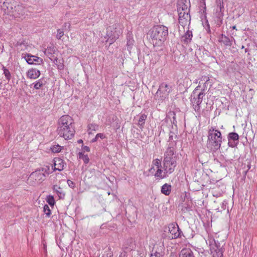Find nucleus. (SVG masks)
Listing matches in <instances>:
<instances>
[{
    "label": "nucleus",
    "mask_w": 257,
    "mask_h": 257,
    "mask_svg": "<svg viewBox=\"0 0 257 257\" xmlns=\"http://www.w3.org/2000/svg\"><path fill=\"white\" fill-rule=\"evenodd\" d=\"M171 144L164 153L162 169L157 170L154 174L155 178L163 179L172 174L177 166V158L175 155V149Z\"/></svg>",
    "instance_id": "obj_1"
},
{
    "label": "nucleus",
    "mask_w": 257,
    "mask_h": 257,
    "mask_svg": "<svg viewBox=\"0 0 257 257\" xmlns=\"http://www.w3.org/2000/svg\"><path fill=\"white\" fill-rule=\"evenodd\" d=\"M57 133L65 140H70L74 136L75 130L74 120L68 115L62 116L58 120Z\"/></svg>",
    "instance_id": "obj_2"
},
{
    "label": "nucleus",
    "mask_w": 257,
    "mask_h": 257,
    "mask_svg": "<svg viewBox=\"0 0 257 257\" xmlns=\"http://www.w3.org/2000/svg\"><path fill=\"white\" fill-rule=\"evenodd\" d=\"M154 46H161L167 40L168 36V29L164 25L154 26L148 33Z\"/></svg>",
    "instance_id": "obj_3"
},
{
    "label": "nucleus",
    "mask_w": 257,
    "mask_h": 257,
    "mask_svg": "<svg viewBox=\"0 0 257 257\" xmlns=\"http://www.w3.org/2000/svg\"><path fill=\"white\" fill-rule=\"evenodd\" d=\"M222 142L221 132L215 127L211 126L208 130L207 147L211 152H215L219 150Z\"/></svg>",
    "instance_id": "obj_4"
},
{
    "label": "nucleus",
    "mask_w": 257,
    "mask_h": 257,
    "mask_svg": "<svg viewBox=\"0 0 257 257\" xmlns=\"http://www.w3.org/2000/svg\"><path fill=\"white\" fill-rule=\"evenodd\" d=\"M123 26L120 23H115L112 26H110L106 29L107 41L109 42V44H113L119 37L122 34Z\"/></svg>",
    "instance_id": "obj_5"
},
{
    "label": "nucleus",
    "mask_w": 257,
    "mask_h": 257,
    "mask_svg": "<svg viewBox=\"0 0 257 257\" xmlns=\"http://www.w3.org/2000/svg\"><path fill=\"white\" fill-rule=\"evenodd\" d=\"M48 167L42 168L32 172L28 179L33 185L40 184L45 179L46 175L49 174Z\"/></svg>",
    "instance_id": "obj_6"
},
{
    "label": "nucleus",
    "mask_w": 257,
    "mask_h": 257,
    "mask_svg": "<svg viewBox=\"0 0 257 257\" xmlns=\"http://www.w3.org/2000/svg\"><path fill=\"white\" fill-rule=\"evenodd\" d=\"M172 90L171 85L165 82L162 83L154 95V99L158 101V103H161L168 98L169 95Z\"/></svg>",
    "instance_id": "obj_7"
},
{
    "label": "nucleus",
    "mask_w": 257,
    "mask_h": 257,
    "mask_svg": "<svg viewBox=\"0 0 257 257\" xmlns=\"http://www.w3.org/2000/svg\"><path fill=\"white\" fill-rule=\"evenodd\" d=\"M205 93L198 91L197 88H195L191 95L190 101L194 110L199 113L201 109V104L202 102Z\"/></svg>",
    "instance_id": "obj_8"
},
{
    "label": "nucleus",
    "mask_w": 257,
    "mask_h": 257,
    "mask_svg": "<svg viewBox=\"0 0 257 257\" xmlns=\"http://www.w3.org/2000/svg\"><path fill=\"white\" fill-rule=\"evenodd\" d=\"M212 82L208 76H202L199 81V85L195 88L198 89V91L205 93L207 89H209L212 86Z\"/></svg>",
    "instance_id": "obj_9"
},
{
    "label": "nucleus",
    "mask_w": 257,
    "mask_h": 257,
    "mask_svg": "<svg viewBox=\"0 0 257 257\" xmlns=\"http://www.w3.org/2000/svg\"><path fill=\"white\" fill-rule=\"evenodd\" d=\"M206 242L209 245L211 252H216L222 254V250L220 247V243L218 241H216L212 235L208 234L205 239Z\"/></svg>",
    "instance_id": "obj_10"
},
{
    "label": "nucleus",
    "mask_w": 257,
    "mask_h": 257,
    "mask_svg": "<svg viewBox=\"0 0 257 257\" xmlns=\"http://www.w3.org/2000/svg\"><path fill=\"white\" fill-rule=\"evenodd\" d=\"M165 254V247L163 242L156 243L150 254V257H163Z\"/></svg>",
    "instance_id": "obj_11"
},
{
    "label": "nucleus",
    "mask_w": 257,
    "mask_h": 257,
    "mask_svg": "<svg viewBox=\"0 0 257 257\" xmlns=\"http://www.w3.org/2000/svg\"><path fill=\"white\" fill-rule=\"evenodd\" d=\"M169 231L172 235V238H181L183 234L177 223H171L169 225Z\"/></svg>",
    "instance_id": "obj_12"
},
{
    "label": "nucleus",
    "mask_w": 257,
    "mask_h": 257,
    "mask_svg": "<svg viewBox=\"0 0 257 257\" xmlns=\"http://www.w3.org/2000/svg\"><path fill=\"white\" fill-rule=\"evenodd\" d=\"M190 3L189 0H178L177 2V11L184 13H189Z\"/></svg>",
    "instance_id": "obj_13"
},
{
    "label": "nucleus",
    "mask_w": 257,
    "mask_h": 257,
    "mask_svg": "<svg viewBox=\"0 0 257 257\" xmlns=\"http://www.w3.org/2000/svg\"><path fill=\"white\" fill-rule=\"evenodd\" d=\"M179 23L183 27H185L190 24L191 17L189 13L180 12L178 13Z\"/></svg>",
    "instance_id": "obj_14"
},
{
    "label": "nucleus",
    "mask_w": 257,
    "mask_h": 257,
    "mask_svg": "<svg viewBox=\"0 0 257 257\" xmlns=\"http://www.w3.org/2000/svg\"><path fill=\"white\" fill-rule=\"evenodd\" d=\"M227 139L229 147L234 148L237 146L238 144L237 141L239 140V136L237 133L233 132L229 133L227 136Z\"/></svg>",
    "instance_id": "obj_15"
},
{
    "label": "nucleus",
    "mask_w": 257,
    "mask_h": 257,
    "mask_svg": "<svg viewBox=\"0 0 257 257\" xmlns=\"http://www.w3.org/2000/svg\"><path fill=\"white\" fill-rule=\"evenodd\" d=\"M15 11L13 12V14L12 15L16 18H20L21 17L23 16L27 12L26 9H25L22 5H18L15 7Z\"/></svg>",
    "instance_id": "obj_16"
},
{
    "label": "nucleus",
    "mask_w": 257,
    "mask_h": 257,
    "mask_svg": "<svg viewBox=\"0 0 257 257\" xmlns=\"http://www.w3.org/2000/svg\"><path fill=\"white\" fill-rule=\"evenodd\" d=\"M54 170L59 171L64 170L66 163L61 158H57L54 159Z\"/></svg>",
    "instance_id": "obj_17"
},
{
    "label": "nucleus",
    "mask_w": 257,
    "mask_h": 257,
    "mask_svg": "<svg viewBox=\"0 0 257 257\" xmlns=\"http://www.w3.org/2000/svg\"><path fill=\"white\" fill-rule=\"evenodd\" d=\"M25 59L29 64L35 63L41 64L43 63V59L36 56L28 55L25 57Z\"/></svg>",
    "instance_id": "obj_18"
},
{
    "label": "nucleus",
    "mask_w": 257,
    "mask_h": 257,
    "mask_svg": "<svg viewBox=\"0 0 257 257\" xmlns=\"http://www.w3.org/2000/svg\"><path fill=\"white\" fill-rule=\"evenodd\" d=\"M192 37L193 34L192 31L187 30L182 36L181 41L184 44L187 45L191 42Z\"/></svg>",
    "instance_id": "obj_19"
},
{
    "label": "nucleus",
    "mask_w": 257,
    "mask_h": 257,
    "mask_svg": "<svg viewBox=\"0 0 257 257\" xmlns=\"http://www.w3.org/2000/svg\"><path fill=\"white\" fill-rule=\"evenodd\" d=\"M46 84V81L43 77L38 79V80L34 82L31 84L30 87L32 86L35 89H42Z\"/></svg>",
    "instance_id": "obj_20"
},
{
    "label": "nucleus",
    "mask_w": 257,
    "mask_h": 257,
    "mask_svg": "<svg viewBox=\"0 0 257 257\" xmlns=\"http://www.w3.org/2000/svg\"><path fill=\"white\" fill-rule=\"evenodd\" d=\"M40 70L36 68H32L28 70L27 73V77L32 79L38 78L40 76Z\"/></svg>",
    "instance_id": "obj_21"
},
{
    "label": "nucleus",
    "mask_w": 257,
    "mask_h": 257,
    "mask_svg": "<svg viewBox=\"0 0 257 257\" xmlns=\"http://www.w3.org/2000/svg\"><path fill=\"white\" fill-rule=\"evenodd\" d=\"M218 41L225 47H230L232 45V41L230 38L223 34H221L219 36Z\"/></svg>",
    "instance_id": "obj_22"
},
{
    "label": "nucleus",
    "mask_w": 257,
    "mask_h": 257,
    "mask_svg": "<svg viewBox=\"0 0 257 257\" xmlns=\"http://www.w3.org/2000/svg\"><path fill=\"white\" fill-rule=\"evenodd\" d=\"M44 54L51 60L54 58V54L55 52V49L53 46L48 47L44 51Z\"/></svg>",
    "instance_id": "obj_23"
},
{
    "label": "nucleus",
    "mask_w": 257,
    "mask_h": 257,
    "mask_svg": "<svg viewBox=\"0 0 257 257\" xmlns=\"http://www.w3.org/2000/svg\"><path fill=\"white\" fill-rule=\"evenodd\" d=\"M53 192L56 193L58 195L59 199H64L65 196V193L63 189L60 186L54 185L53 186Z\"/></svg>",
    "instance_id": "obj_24"
},
{
    "label": "nucleus",
    "mask_w": 257,
    "mask_h": 257,
    "mask_svg": "<svg viewBox=\"0 0 257 257\" xmlns=\"http://www.w3.org/2000/svg\"><path fill=\"white\" fill-rule=\"evenodd\" d=\"M179 257H194L193 251L188 248H183L179 253Z\"/></svg>",
    "instance_id": "obj_25"
},
{
    "label": "nucleus",
    "mask_w": 257,
    "mask_h": 257,
    "mask_svg": "<svg viewBox=\"0 0 257 257\" xmlns=\"http://www.w3.org/2000/svg\"><path fill=\"white\" fill-rule=\"evenodd\" d=\"M152 167L149 170V172L153 173L155 171L154 167L157 168V170H159V169H162L163 165L161 164V160L156 159L152 161Z\"/></svg>",
    "instance_id": "obj_26"
},
{
    "label": "nucleus",
    "mask_w": 257,
    "mask_h": 257,
    "mask_svg": "<svg viewBox=\"0 0 257 257\" xmlns=\"http://www.w3.org/2000/svg\"><path fill=\"white\" fill-rule=\"evenodd\" d=\"M172 186L168 183L164 184L161 187V192L162 194L168 196L171 192Z\"/></svg>",
    "instance_id": "obj_27"
},
{
    "label": "nucleus",
    "mask_w": 257,
    "mask_h": 257,
    "mask_svg": "<svg viewBox=\"0 0 257 257\" xmlns=\"http://www.w3.org/2000/svg\"><path fill=\"white\" fill-rule=\"evenodd\" d=\"M126 46L128 50H130L134 43V40L133 39V36L131 32L128 33L126 36Z\"/></svg>",
    "instance_id": "obj_28"
},
{
    "label": "nucleus",
    "mask_w": 257,
    "mask_h": 257,
    "mask_svg": "<svg viewBox=\"0 0 257 257\" xmlns=\"http://www.w3.org/2000/svg\"><path fill=\"white\" fill-rule=\"evenodd\" d=\"M147 117V115L145 114H140V115L139 116V119L137 124L140 128L142 129L144 128Z\"/></svg>",
    "instance_id": "obj_29"
},
{
    "label": "nucleus",
    "mask_w": 257,
    "mask_h": 257,
    "mask_svg": "<svg viewBox=\"0 0 257 257\" xmlns=\"http://www.w3.org/2000/svg\"><path fill=\"white\" fill-rule=\"evenodd\" d=\"M54 63L57 66V68L60 70L64 69V61L63 59H58L57 58H54L53 60Z\"/></svg>",
    "instance_id": "obj_30"
},
{
    "label": "nucleus",
    "mask_w": 257,
    "mask_h": 257,
    "mask_svg": "<svg viewBox=\"0 0 257 257\" xmlns=\"http://www.w3.org/2000/svg\"><path fill=\"white\" fill-rule=\"evenodd\" d=\"M99 126L95 123H90L88 125L87 132L89 135L93 134L94 132H96L98 130Z\"/></svg>",
    "instance_id": "obj_31"
},
{
    "label": "nucleus",
    "mask_w": 257,
    "mask_h": 257,
    "mask_svg": "<svg viewBox=\"0 0 257 257\" xmlns=\"http://www.w3.org/2000/svg\"><path fill=\"white\" fill-rule=\"evenodd\" d=\"M78 157L80 159H82L85 164H88L89 162V158L88 155H85L82 152L79 153Z\"/></svg>",
    "instance_id": "obj_32"
},
{
    "label": "nucleus",
    "mask_w": 257,
    "mask_h": 257,
    "mask_svg": "<svg viewBox=\"0 0 257 257\" xmlns=\"http://www.w3.org/2000/svg\"><path fill=\"white\" fill-rule=\"evenodd\" d=\"M176 138H177V135L174 133H173L172 132H170V134H169V141L171 142L169 144L168 146L170 144L171 145L173 144V146L175 149V146L176 144L175 143L174 139H176Z\"/></svg>",
    "instance_id": "obj_33"
},
{
    "label": "nucleus",
    "mask_w": 257,
    "mask_h": 257,
    "mask_svg": "<svg viewBox=\"0 0 257 257\" xmlns=\"http://www.w3.org/2000/svg\"><path fill=\"white\" fill-rule=\"evenodd\" d=\"M63 147H61L59 146V145H54L52 146L51 147V150L52 151V152L55 153H59L61 152L62 149H63Z\"/></svg>",
    "instance_id": "obj_34"
},
{
    "label": "nucleus",
    "mask_w": 257,
    "mask_h": 257,
    "mask_svg": "<svg viewBox=\"0 0 257 257\" xmlns=\"http://www.w3.org/2000/svg\"><path fill=\"white\" fill-rule=\"evenodd\" d=\"M168 117H172L173 120L171 119V121L172 122V123L177 126V120L176 119V113L174 111H170L168 115Z\"/></svg>",
    "instance_id": "obj_35"
},
{
    "label": "nucleus",
    "mask_w": 257,
    "mask_h": 257,
    "mask_svg": "<svg viewBox=\"0 0 257 257\" xmlns=\"http://www.w3.org/2000/svg\"><path fill=\"white\" fill-rule=\"evenodd\" d=\"M3 70L6 78L9 81L11 78V74L10 71L4 66L3 67Z\"/></svg>",
    "instance_id": "obj_36"
},
{
    "label": "nucleus",
    "mask_w": 257,
    "mask_h": 257,
    "mask_svg": "<svg viewBox=\"0 0 257 257\" xmlns=\"http://www.w3.org/2000/svg\"><path fill=\"white\" fill-rule=\"evenodd\" d=\"M43 211L45 213V214L46 215L47 217H50V216L51 214V211L48 205L45 204L44 206Z\"/></svg>",
    "instance_id": "obj_37"
},
{
    "label": "nucleus",
    "mask_w": 257,
    "mask_h": 257,
    "mask_svg": "<svg viewBox=\"0 0 257 257\" xmlns=\"http://www.w3.org/2000/svg\"><path fill=\"white\" fill-rule=\"evenodd\" d=\"M46 201L51 206H53L55 203L54 197L52 195H48L47 197Z\"/></svg>",
    "instance_id": "obj_38"
},
{
    "label": "nucleus",
    "mask_w": 257,
    "mask_h": 257,
    "mask_svg": "<svg viewBox=\"0 0 257 257\" xmlns=\"http://www.w3.org/2000/svg\"><path fill=\"white\" fill-rule=\"evenodd\" d=\"M105 135L104 134L102 133H99L97 134L95 138L92 140V142L94 143L98 141L99 138H100L101 139H103L105 138Z\"/></svg>",
    "instance_id": "obj_39"
},
{
    "label": "nucleus",
    "mask_w": 257,
    "mask_h": 257,
    "mask_svg": "<svg viewBox=\"0 0 257 257\" xmlns=\"http://www.w3.org/2000/svg\"><path fill=\"white\" fill-rule=\"evenodd\" d=\"M64 32L61 29L57 30V38L58 39H60L64 35Z\"/></svg>",
    "instance_id": "obj_40"
},
{
    "label": "nucleus",
    "mask_w": 257,
    "mask_h": 257,
    "mask_svg": "<svg viewBox=\"0 0 257 257\" xmlns=\"http://www.w3.org/2000/svg\"><path fill=\"white\" fill-rule=\"evenodd\" d=\"M67 183H68V186L70 188H74L75 187V184L73 181H72L70 180H68Z\"/></svg>",
    "instance_id": "obj_41"
},
{
    "label": "nucleus",
    "mask_w": 257,
    "mask_h": 257,
    "mask_svg": "<svg viewBox=\"0 0 257 257\" xmlns=\"http://www.w3.org/2000/svg\"><path fill=\"white\" fill-rule=\"evenodd\" d=\"M82 149L84 151L87 152H90V150L89 147L86 146H82Z\"/></svg>",
    "instance_id": "obj_42"
},
{
    "label": "nucleus",
    "mask_w": 257,
    "mask_h": 257,
    "mask_svg": "<svg viewBox=\"0 0 257 257\" xmlns=\"http://www.w3.org/2000/svg\"><path fill=\"white\" fill-rule=\"evenodd\" d=\"M119 257H127L126 252L125 251L121 252L119 254Z\"/></svg>",
    "instance_id": "obj_43"
},
{
    "label": "nucleus",
    "mask_w": 257,
    "mask_h": 257,
    "mask_svg": "<svg viewBox=\"0 0 257 257\" xmlns=\"http://www.w3.org/2000/svg\"><path fill=\"white\" fill-rule=\"evenodd\" d=\"M226 204H227V202L225 201H224L222 203V208H223V209L224 210L225 209V206H226Z\"/></svg>",
    "instance_id": "obj_44"
},
{
    "label": "nucleus",
    "mask_w": 257,
    "mask_h": 257,
    "mask_svg": "<svg viewBox=\"0 0 257 257\" xmlns=\"http://www.w3.org/2000/svg\"><path fill=\"white\" fill-rule=\"evenodd\" d=\"M203 9H204V11H203V12L204 13L205 11H206V6H205V2L204 1L203 3H202V5L201 6Z\"/></svg>",
    "instance_id": "obj_45"
},
{
    "label": "nucleus",
    "mask_w": 257,
    "mask_h": 257,
    "mask_svg": "<svg viewBox=\"0 0 257 257\" xmlns=\"http://www.w3.org/2000/svg\"><path fill=\"white\" fill-rule=\"evenodd\" d=\"M105 257H113V254H112V253L109 252V253H107L106 256H105Z\"/></svg>",
    "instance_id": "obj_46"
},
{
    "label": "nucleus",
    "mask_w": 257,
    "mask_h": 257,
    "mask_svg": "<svg viewBox=\"0 0 257 257\" xmlns=\"http://www.w3.org/2000/svg\"><path fill=\"white\" fill-rule=\"evenodd\" d=\"M78 143L79 144L82 143H83V141L82 140H79L78 141Z\"/></svg>",
    "instance_id": "obj_47"
},
{
    "label": "nucleus",
    "mask_w": 257,
    "mask_h": 257,
    "mask_svg": "<svg viewBox=\"0 0 257 257\" xmlns=\"http://www.w3.org/2000/svg\"><path fill=\"white\" fill-rule=\"evenodd\" d=\"M221 7H223V5H222V3H221V2L220 3V10H221Z\"/></svg>",
    "instance_id": "obj_48"
},
{
    "label": "nucleus",
    "mask_w": 257,
    "mask_h": 257,
    "mask_svg": "<svg viewBox=\"0 0 257 257\" xmlns=\"http://www.w3.org/2000/svg\"><path fill=\"white\" fill-rule=\"evenodd\" d=\"M198 82L199 83V81H198V80H197V79H195V81L194 82V83H196V84H197Z\"/></svg>",
    "instance_id": "obj_49"
},
{
    "label": "nucleus",
    "mask_w": 257,
    "mask_h": 257,
    "mask_svg": "<svg viewBox=\"0 0 257 257\" xmlns=\"http://www.w3.org/2000/svg\"><path fill=\"white\" fill-rule=\"evenodd\" d=\"M206 23H207V26H208V27L209 31H210L209 25V24H208V21H207V22H206Z\"/></svg>",
    "instance_id": "obj_50"
},
{
    "label": "nucleus",
    "mask_w": 257,
    "mask_h": 257,
    "mask_svg": "<svg viewBox=\"0 0 257 257\" xmlns=\"http://www.w3.org/2000/svg\"><path fill=\"white\" fill-rule=\"evenodd\" d=\"M232 29H236V26H232Z\"/></svg>",
    "instance_id": "obj_51"
},
{
    "label": "nucleus",
    "mask_w": 257,
    "mask_h": 257,
    "mask_svg": "<svg viewBox=\"0 0 257 257\" xmlns=\"http://www.w3.org/2000/svg\"><path fill=\"white\" fill-rule=\"evenodd\" d=\"M123 248H127L128 247L127 246H125L124 245H123Z\"/></svg>",
    "instance_id": "obj_52"
},
{
    "label": "nucleus",
    "mask_w": 257,
    "mask_h": 257,
    "mask_svg": "<svg viewBox=\"0 0 257 257\" xmlns=\"http://www.w3.org/2000/svg\"><path fill=\"white\" fill-rule=\"evenodd\" d=\"M129 249L132 250V247H129Z\"/></svg>",
    "instance_id": "obj_53"
},
{
    "label": "nucleus",
    "mask_w": 257,
    "mask_h": 257,
    "mask_svg": "<svg viewBox=\"0 0 257 257\" xmlns=\"http://www.w3.org/2000/svg\"><path fill=\"white\" fill-rule=\"evenodd\" d=\"M243 48H244V46H242V49H243Z\"/></svg>",
    "instance_id": "obj_54"
},
{
    "label": "nucleus",
    "mask_w": 257,
    "mask_h": 257,
    "mask_svg": "<svg viewBox=\"0 0 257 257\" xmlns=\"http://www.w3.org/2000/svg\"><path fill=\"white\" fill-rule=\"evenodd\" d=\"M219 2H220V3L221 2V3H222V2H221V0H219Z\"/></svg>",
    "instance_id": "obj_55"
},
{
    "label": "nucleus",
    "mask_w": 257,
    "mask_h": 257,
    "mask_svg": "<svg viewBox=\"0 0 257 257\" xmlns=\"http://www.w3.org/2000/svg\"><path fill=\"white\" fill-rule=\"evenodd\" d=\"M102 257H105L104 256H102Z\"/></svg>",
    "instance_id": "obj_56"
}]
</instances>
